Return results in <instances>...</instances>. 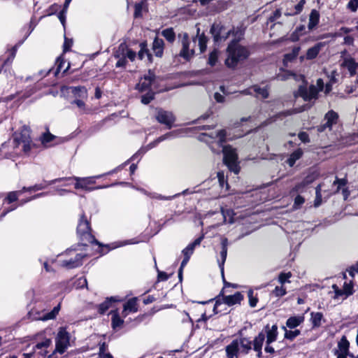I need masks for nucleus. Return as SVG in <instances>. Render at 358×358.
<instances>
[{
    "label": "nucleus",
    "instance_id": "nucleus-1",
    "mask_svg": "<svg viewBox=\"0 0 358 358\" xmlns=\"http://www.w3.org/2000/svg\"><path fill=\"white\" fill-rule=\"evenodd\" d=\"M30 129L23 127L20 133L14 134L13 140L3 143L0 148V155L5 158H15L22 154L28 155L34 146Z\"/></svg>",
    "mask_w": 358,
    "mask_h": 358
},
{
    "label": "nucleus",
    "instance_id": "nucleus-2",
    "mask_svg": "<svg viewBox=\"0 0 358 358\" xmlns=\"http://www.w3.org/2000/svg\"><path fill=\"white\" fill-rule=\"evenodd\" d=\"M265 341V334L260 332L252 342L248 338L240 337L231 341L226 347V354L228 358H238V354L248 355L253 348L258 358L262 356V345Z\"/></svg>",
    "mask_w": 358,
    "mask_h": 358
},
{
    "label": "nucleus",
    "instance_id": "nucleus-3",
    "mask_svg": "<svg viewBox=\"0 0 358 358\" xmlns=\"http://www.w3.org/2000/svg\"><path fill=\"white\" fill-rule=\"evenodd\" d=\"M226 131L221 129L218 131L212 132L210 134V137L216 139L215 145L217 148H215L213 144L210 145V149L213 152L215 153H223V160L224 164L229 168L230 171L234 172L235 174H238L240 171V166L238 162V156L234 150L230 146L224 145V143L226 142Z\"/></svg>",
    "mask_w": 358,
    "mask_h": 358
},
{
    "label": "nucleus",
    "instance_id": "nucleus-4",
    "mask_svg": "<svg viewBox=\"0 0 358 358\" xmlns=\"http://www.w3.org/2000/svg\"><path fill=\"white\" fill-rule=\"evenodd\" d=\"M277 78L280 80L292 78L296 81H301L298 90L294 92V96L295 98L301 97L308 102H315L318 99L319 92L322 91L324 87L323 80L319 78L316 81V85H311L308 87L305 77L301 74L286 73L285 75H278Z\"/></svg>",
    "mask_w": 358,
    "mask_h": 358
},
{
    "label": "nucleus",
    "instance_id": "nucleus-5",
    "mask_svg": "<svg viewBox=\"0 0 358 358\" xmlns=\"http://www.w3.org/2000/svg\"><path fill=\"white\" fill-rule=\"evenodd\" d=\"M227 54L225 65L229 69H234L240 63L248 58L250 52L247 47L231 41L227 48Z\"/></svg>",
    "mask_w": 358,
    "mask_h": 358
},
{
    "label": "nucleus",
    "instance_id": "nucleus-6",
    "mask_svg": "<svg viewBox=\"0 0 358 358\" xmlns=\"http://www.w3.org/2000/svg\"><path fill=\"white\" fill-rule=\"evenodd\" d=\"M115 171H116V169H114L111 171H109V172L103 173V174L97 175V176H91V177H86V178H80V177H76V176H74L73 178L69 177V178H66L67 179L66 180H70L71 179H73L74 180L76 181V182L75 183L76 189H84V190H86L88 192H91V191H93L95 189H99L106 188V187L113 186V185L98 186V187H92L91 185L95 184L96 179L101 178V177L106 176V175H110V174L115 173Z\"/></svg>",
    "mask_w": 358,
    "mask_h": 358
},
{
    "label": "nucleus",
    "instance_id": "nucleus-7",
    "mask_svg": "<svg viewBox=\"0 0 358 358\" xmlns=\"http://www.w3.org/2000/svg\"><path fill=\"white\" fill-rule=\"evenodd\" d=\"M77 234L84 245H87V243H95L99 247L102 246L92 234L90 224L84 214H83L79 219L77 227Z\"/></svg>",
    "mask_w": 358,
    "mask_h": 358
},
{
    "label": "nucleus",
    "instance_id": "nucleus-8",
    "mask_svg": "<svg viewBox=\"0 0 358 358\" xmlns=\"http://www.w3.org/2000/svg\"><path fill=\"white\" fill-rule=\"evenodd\" d=\"M55 348L52 354L63 355L71 346V336L66 327H60L55 338Z\"/></svg>",
    "mask_w": 358,
    "mask_h": 358
},
{
    "label": "nucleus",
    "instance_id": "nucleus-9",
    "mask_svg": "<svg viewBox=\"0 0 358 358\" xmlns=\"http://www.w3.org/2000/svg\"><path fill=\"white\" fill-rule=\"evenodd\" d=\"M179 37H181L182 49L180 51L179 55L184 58L185 60H190L194 55V48L190 47V41L187 33H183L179 34Z\"/></svg>",
    "mask_w": 358,
    "mask_h": 358
},
{
    "label": "nucleus",
    "instance_id": "nucleus-10",
    "mask_svg": "<svg viewBox=\"0 0 358 358\" xmlns=\"http://www.w3.org/2000/svg\"><path fill=\"white\" fill-rule=\"evenodd\" d=\"M155 118L158 122L166 125L167 129H171L176 121V117L172 112L162 108L157 109Z\"/></svg>",
    "mask_w": 358,
    "mask_h": 358
},
{
    "label": "nucleus",
    "instance_id": "nucleus-11",
    "mask_svg": "<svg viewBox=\"0 0 358 358\" xmlns=\"http://www.w3.org/2000/svg\"><path fill=\"white\" fill-rule=\"evenodd\" d=\"M210 33L212 34L214 41L216 42L225 41L231 36V31L226 30L225 27L220 23H214L211 26Z\"/></svg>",
    "mask_w": 358,
    "mask_h": 358
},
{
    "label": "nucleus",
    "instance_id": "nucleus-12",
    "mask_svg": "<svg viewBox=\"0 0 358 358\" xmlns=\"http://www.w3.org/2000/svg\"><path fill=\"white\" fill-rule=\"evenodd\" d=\"M338 115L333 110L328 111L324 118V122L317 127L318 132H323L326 129L331 130L334 124L337 123Z\"/></svg>",
    "mask_w": 358,
    "mask_h": 358
},
{
    "label": "nucleus",
    "instance_id": "nucleus-13",
    "mask_svg": "<svg viewBox=\"0 0 358 358\" xmlns=\"http://www.w3.org/2000/svg\"><path fill=\"white\" fill-rule=\"evenodd\" d=\"M156 76L152 71H149L143 78H141L139 83L136 85V89L141 92H143L150 89L154 85Z\"/></svg>",
    "mask_w": 358,
    "mask_h": 358
},
{
    "label": "nucleus",
    "instance_id": "nucleus-14",
    "mask_svg": "<svg viewBox=\"0 0 358 358\" xmlns=\"http://www.w3.org/2000/svg\"><path fill=\"white\" fill-rule=\"evenodd\" d=\"M85 255L76 253L74 257L62 262L61 265L67 268H73L80 266L83 264V259Z\"/></svg>",
    "mask_w": 358,
    "mask_h": 358
},
{
    "label": "nucleus",
    "instance_id": "nucleus-15",
    "mask_svg": "<svg viewBox=\"0 0 358 358\" xmlns=\"http://www.w3.org/2000/svg\"><path fill=\"white\" fill-rule=\"evenodd\" d=\"M350 343L345 336H343L338 343V350H335V355H348L350 357H354L353 354L349 351Z\"/></svg>",
    "mask_w": 358,
    "mask_h": 358
},
{
    "label": "nucleus",
    "instance_id": "nucleus-16",
    "mask_svg": "<svg viewBox=\"0 0 358 358\" xmlns=\"http://www.w3.org/2000/svg\"><path fill=\"white\" fill-rule=\"evenodd\" d=\"M229 241L227 238H222L221 240V251L220 257L221 260L218 259V265L221 270L222 273H224V264L227 259V250H228Z\"/></svg>",
    "mask_w": 358,
    "mask_h": 358
},
{
    "label": "nucleus",
    "instance_id": "nucleus-17",
    "mask_svg": "<svg viewBox=\"0 0 358 358\" xmlns=\"http://www.w3.org/2000/svg\"><path fill=\"white\" fill-rule=\"evenodd\" d=\"M314 178L310 176H307L301 182L297 183L291 190L290 194L294 196L297 193H302L306 190V187L313 182Z\"/></svg>",
    "mask_w": 358,
    "mask_h": 358
},
{
    "label": "nucleus",
    "instance_id": "nucleus-18",
    "mask_svg": "<svg viewBox=\"0 0 358 358\" xmlns=\"http://www.w3.org/2000/svg\"><path fill=\"white\" fill-rule=\"evenodd\" d=\"M341 66L348 69L351 77L356 75L357 66L356 61L353 57L350 56L345 57L341 64Z\"/></svg>",
    "mask_w": 358,
    "mask_h": 358
},
{
    "label": "nucleus",
    "instance_id": "nucleus-19",
    "mask_svg": "<svg viewBox=\"0 0 358 358\" xmlns=\"http://www.w3.org/2000/svg\"><path fill=\"white\" fill-rule=\"evenodd\" d=\"M320 15L316 9L310 11L308 18V32L315 29L320 22Z\"/></svg>",
    "mask_w": 358,
    "mask_h": 358
},
{
    "label": "nucleus",
    "instance_id": "nucleus-20",
    "mask_svg": "<svg viewBox=\"0 0 358 358\" xmlns=\"http://www.w3.org/2000/svg\"><path fill=\"white\" fill-rule=\"evenodd\" d=\"M325 45V42H319L316 43L314 46L308 48L306 52V59L310 60L316 58L320 52Z\"/></svg>",
    "mask_w": 358,
    "mask_h": 358
},
{
    "label": "nucleus",
    "instance_id": "nucleus-21",
    "mask_svg": "<svg viewBox=\"0 0 358 358\" xmlns=\"http://www.w3.org/2000/svg\"><path fill=\"white\" fill-rule=\"evenodd\" d=\"M306 4V0H300L298 3L294 6L291 5L287 7L285 15L286 16H294L301 13Z\"/></svg>",
    "mask_w": 358,
    "mask_h": 358
},
{
    "label": "nucleus",
    "instance_id": "nucleus-22",
    "mask_svg": "<svg viewBox=\"0 0 358 358\" xmlns=\"http://www.w3.org/2000/svg\"><path fill=\"white\" fill-rule=\"evenodd\" d=\"M243 299V296L239 292H237L234 294H232V295L222 296L223 303H224L225 304H227L228 306H233L236 303H240Z\"/></svg>",
    "mask_w": 358,
    "mask_h": 358
},
{
    "label": "nucleus",
    "instance_id": "nucleus-23",
    "mask_svg": "<svg viewBox=\"0 0 358 358\" xmlns=\"http://www.w3.org/2000/svg\"><path fill=\"white\" fill-rule=\"evenodd\" d=\"M138 311L137 298L134 297L128 300L124 305L122 311L123 317H126L128 313H136Z\"/></svg>",
    "mask_w": 358,
    "mask_h": 358
},
{
    "label": "nucleus",
    "instance_id": "nucleus-24",
    "mask_svg": "<svg viewBox=\"0 0 358 358\" xmlns=\"http://www.w3.org/2000/svg\"><path fill=\"white\" fill-rule=\"evenodd\" d=\"M242 93L244 94H255L257 96H261L263 99H266L268 96V92L266 88H261L257 85L245 90Z\"/></svg>",
    "mask_w": 358,
    "mask_h": 358
},
{
    "label": "nucleus",
    "instance_id": "nucleus-25",
    "mask_svg": "<svg viewBox=\"0 0 358 358\" xmlns=\"http://www.w3.org/2000/svg\"><path fill=\"white\" fill-rule=\"evenodd\" d=\"M197 34L195 37L193 38V43L194 44L196 43V40H198L199 49L201 53L204 52L207 48V42H208V38L205 36V34L203 33L201 34H199L200 29L197 28Z\"/></svg>",
    "mask_w": 358,
    "mask_h": 358
},
{
    "label": "nucleus",
    "instance_id": "nucleus-26",
    "mask_svg": "<svg viewBox=\"0 0 358 358\" xmlns=\"http://www.w3.org/2000/svg\"><path fill=\"white\" fill-rule=\"evenodd\" d=\"M115 57L118 58L116 63V67H124L127 61L124 54V45L121 44L115 54Z\"/></svg>",
    "mask_w": 358,
    "mask_h": 358
},
{
    "label": "nucleus",
    "instance_id": "nucleus-27",
    "mask_svg": "<svg viewBox=\"0 0 358 358\" xmlns=\"http://www.w3.org/2000/svg\"><path fill=\"white\" fill-rule=\"evenodd\" d=\"M203 236H200L197 238L194 242L189 243L185 249L182 250V252L184 257L189 258L191 255L193 254L194 248L201 244V241L203 240Z\"/></svg>",
    "mask_w": 358,
    "mask_h": 358
},
{
    "label": "nucleus",
    "instance_id": "nucleus-28",
    "mask_svg": "<svg viewBox=\"0 0 358 358\" xmlns=\"http://www.w3.org/2000/svg\"><path fill=\"white\" fill-rule=\"evenodd\" d=\"M180 133H181V131L180 130H175V131L169 132V133H167V134H166L164 135H162V136H159L155 141L150 143L149 144V147L150 148H154L159 143H160V142H162V141H163L164 140L178 137Z\"/></svg>",
    "mask_w": 358,
    "mask_h": 358
},
{
    "label": "nucleus",
    "instance_id": "nucleus-29",
    "mask_svg": "<svg viewBox=\"0 0 358 358\" xmlns=\"http://www.w3.org/2000/svg\"><path fill=\"white\" fill-rule=\"evenodd\" d=\"M164 43L162 39L158 38H155L152 43V50L157 57H161L162 56L164 52Z\"/></svg>",
    "mask_w": 358,
    "mask_h": 358
},
{
    "label": "nucleus",
    "instance_id": "nucleus-30",
    "mask_svg": "<svg viewBox=\"0 0 358 358\" xmlns=\"http://www.w3.org/2000/svg\"><path fill=\"white\" fill-rule=\"evenodd\" d=\"M304 321L303 315H296L290 317L286 322V326L289 329H294L302 324Z\"/></svg>",
    "mask_w": 358,
    "mask_h": 358
},
{
    "label": "nucleus",
    "instance_id": "nucleus-31",
    "mask_svg": "<svg viewBox=\"0 0 358 358\" xmlns=\"http://www.w3.org/2000/svg\"><path fill=\"white\" fill-rule=\"evenodd\" d=\"M231 36L233 37L231 41L238 43L243 38L245 34V29L242 27H233L230 29Z\"/></svg>",
    "mask_w": 358,
    "mask_h": 358
},
{
    "label": "nucleus",
    "instance_id": "nucleus-32",
    "mask_svg": "<svg viewBox=\"0 0 358 358\" xmlns=\"http://www.w3.org/2000/svg\"><path fill=\"white\" fill-rule=\"evenodd\" d=\"M57 137L50 134L48 131L47 132H45L43 133L41 137H40V141L41 142V144L45 147V148H49V147H51L52 145H53V144L52 143V142L56 139Z\"/></svg>",
    "mask_w": 358,
    "mask_h": 358
},
{
    "label": "nucleus",
    "instance_id": "nucleus-33",
    "mask_svg": "<svg viewBox=\"0 0 358 358\" xmlns=\"http://www.w3.org/2000/svg\"><path fill=\"white\" fill-rule=\"evenodd\" d=\"M59 310H60V304L59 303L57 306L54 307V308L50 312L43 314L41 316L37 317V320H42V321L54 320L56 318Z\"/></svg>",
    "mask_w": 358,
    "mask_h": 358
},
{
    "label": "nucleus",
    "instance_id": "nucleus-34",
    "mask_svg": "<svg viewBox=\"0 0 358 358\" xmlns=\"http://www.w3.org/2000/svg\"><path fill=\"white\" fill-rule=\"evenodd\" d=\"M66 179L67 178H56L55 180H50V181L44 180L43 183L36 184V185L32 186L31 188L33 189V191L41 190V189H45L46 187H48L49 185L56 183L57 182L64 181V180H66Z\"/></svg>",
    "mask_w": 358,
    "mask_h": 358
},
{
    "label": "nucleus",
    "instance_id": "nucleus-35",
    "mask_svg": "<svg viewBox=\"0 0 358 358\" xmlns=\"http://www.w3.org/2000/svg\"><path fill=\"white\" fill-rule=\"evenodd\" d=\"M303 155V150L301 148L294 150L287 159V163L290 167H292L295 162Z\"/></svg>",
    "mask_w": 358,
    "mask_h": 358
},
{
    "label": "nucleus",
    "instance_id": "nucleus-36",
    "mask_svg": "<svg viewBox=\"0 0 358 358\" xmlns=\"http://www.w3.org/2000/svg\"><path fill=\"white\" fill-rule=\"evenodd\" d=\"M118 301L115 297L107 298L105 301L99 305V313L104 314L110 307L113 302Z\"/></svg>",
    "mask_w": 358,
    "mask_h": 358
},
{
    "label": "nucleus",
    "instance_id": "nucleus-37",
    "mask_svg": "<svg viewBox=\"0 0 358 358\" xmlns=\"http://www.w3.org/2000/svg\"><path fill=\"white\" fill-rule=\"evenodd\" d=\"M111 324L113 329L120 328L123 324L124 320L120 317L117 311L111 312Z\"/></svg>",
    "mask_w": 358,
    "mask_h": 358
},
{
    "label": "nucleus",
    "instance_id": "nucleus-38",
    "mask_svg": "<svg viewBox=\"0 0 358 358\" xmlns=\"http://www.w3.org/2000/svg\"><path fill=\"white\" fill-rule=\"evenodd\" d=\"M72 92L77 98L81 99H86L87 98V91L85 87H73Z\"/></svg>",
    "mask_w": 358,
    "mask_h": 358
},
{
    "label": "nucleus",
    "instance_id": "nucleus-39",
    "mask_svg": "<svg viewBox=\"0 0 358 358\" xmlns=\"http://www.w3.org/2000/svg\"><path fill=\"white\" fill-rule=\"evenodd\" d=\"M277 329V326L273 325L271 329H268L266 331V335L265 334V337L266 336V343L268 344H271L276 340L278 336Z\"/></svg>",
    "mask_w": 358,
    "mask_h": 358
},
{
    "label": "nucleus",
    "instance_id": "nucleus-40",
    "mask_svg": "<svg viewBox=\"0 0 358 358\" xmlns=\"http://www.w3.org/2000/svg\"><path fill=\"white\" fill-rule=\"evenodd\" d=\"M301 48L299 46H295L292 48V51L285 55L284 62H290L293 59H296L299 55Z\"/></svg>",
    "mask_w": 358,
    "mask_h": 358
},
{
    "label": "nucleus",
    "instance_id": "nucleus-41",
    "mask_svg": "<svg viewBox=\"0 0 358 358\" xmlns=\"http://www.w3.org/2000/svg\"><path fill=\"white\" fill-rule=\"evenodd\" d=\"M310 320L313 327H319L321 325L322 320H323V314L320 312L311 313Z\"/></svg>",
    "mask_w": 358,
    "mask_h": 358
},
{
    "label": "nucleus",
    "instance_id": "nucleus-42",
    "mask_svg": "<svg viewBox=\"0 0 358 358\" xmlns=\"http://www.w3.org/2000/svg\"><path fill=\"white\" fill-rule=\"evenodd\" d=\"M162 35L170 43L175 41L176 34L173 28H167L162 31Z\"/></svg>",
    "mask_w": 358,
    "mask_h": 358
},
{
    "label": "nucleus",
    "instance_id": "nucleus-43",
    "mask_svg": "<svg viewBox=\"0 0 358 358\" xmlns=\"http://www.w3.org/2000/svg\"><path fill=\"white\" fill-rule=\"evenodd\" d=\"M219 56V51L216 49L213 50L210 52L208 59V64L210 66H214L217 62Z\"/></svg>",
    "mask_w": 358,
    "mask_h": 358
},
{
    "label": "nucleus",
    "instance_id": "nucleus-44",
    "mask_svg": "<svg viewBox=\"0 0 358 358\" xmlns=\"http://www.w3.org/2000/svg\"><path fill=\"white\" fill-rule=\"evenodd\" d=\"M348 180L346 178H338V177H336V180L333 182V185H337L336 190L335 191V193H338L340 189H343V188H345L344 187L347 185Z\"/></svg>",
    "mask_w": 358,
    "mask_h": 358
},
{
    "label": "nucleus",
    "instance_id": "nucleus-45",
    "mask_svg": "<svg viewBox=\"0 0 358 358\" xmlns=\"http://www.w3.org/2000/svg\"><path fill=\"white\" fill-rule=\"evenodd\" d=\"M285 338L288 340H290V341L294 340L296 337L299 336L301 334V331L299 329H295L294 331H292V330L288 331L285 328Z\"/></svg>",
    "mask_w": 358,
    "mask_h": 358
},
{
    "label": "nucleus",
    "instance_id": "nucleus-46",
    "mask_svg": "<svg viewBox=\"0 0 358 358\" xmlns=\"http://www.w3.org/2000/svg\"><path fill=\"white\" fill-rule=\"evenodd\" d=\"M145 57H147L149 62H152V55L144 47H141V50L138 52V57L140 59H143Z\"/></svg>",
    "mask_w": 358,
    "mask_h": 358
},
{
    "label": "nucleus",
    "instance_id": "nucleus-47",
    "mask_svg": "<svg viewBox=\"0 0 358 358\" xmlns=\"http://www.w3.org/2000/svg\"><path fill=\"white\" fill-rule=\"evenodd\" d=\"M248 296L249 298V304L250 306L254 308L257 306L258 302V299L256 296L254 295V292L252 289H250L248 292Z\"/></svg>",
    "mask_w": 358,
    "mask_h": 358
},
{
    "label": "nucleus",
    "instance_id": "nucleus-48",
    "mask_svg": "<svg viewBox=\"0 0 358 358\" xmlns=\"http://www.w3.org/2000/svg\"><path fill=\"white\" fill-rule=\"evenodd\" d=\"M292 277L291 272L280 273L278 276L279 282L283 285L285 282H289V279Z\"/></svg>",
    "mask_w": 358,
    "mask_h": 358
},
{
    "label": "nucleus",
    "instance_id": "nucleus-49",
    "mask_svg": "<svg viewBox=\"0 0 358 358\" xmlns=\"http://www.w3.org/2000/svg\"><path fill=\"white\" fill-rule=\"evenodd\" d=\"M273 294L277 296H283L287 294L286 289L283 287V285L281 286H276L275 289L273 291Z\"/></svg>",
    "mask_w": 358,
    "mask_h": 358
},
{
    "label": "nucleus",
    "instance_id": "nucleus-50",
    "mask_svg": "<svg viewBox=\"0 0 358 358\" xmlns=\"http://www.w3.org/2000/svg\"><path fill=\"white\" fill-rule=\"evenodd\" d=\"M21 193L22 191L9 192L6 198V201H7L8 203L15 201L17 199L19 194Z\"/></svg>",
    "mask_w": 358,
    "mask_h": 358
},
{
    "label": "nucleus",
    "instance_id": "nucleus-51",
    "mask_svg": "<svg viewBox=\"0 0 358 358\" xmlns=\"http://www.w3.org/2000/svg\"><path fill=\"white\" fill-rule=\"evenodd\" d=\"M154 92L150 91L141 96V102L143 104H148L152 100L154 99Z\"/></svg>",
    "mask_w": 358,
    "mask_h": 358
},
{
    "label": "nucleus",
    "instance_id": "nucleus-52",
    "mask_svg": "<svg viewBox=\"0 0 358 358\" xmlns=\"http://www.w3.org/2000/svg\"><path fill=\"white\" fill-rule=\"evenodd\" d=\"M187 192V189H185L184 190L182 193H178V194H176L173 196H162V194H156V199H159V200H171L178 196H180V194H185Z\"/></svg>",
    "mask_w": 358,
    "mask_h": 358
},
{
    "label": "nucleus",
    "instance_id": "nucleus-53",
    "mask_svg": "<svg viewBox=\"0 0 358 358\" xmlns=\"http://www.w3.org/2000/svg\"><path fill=\"white\" fill-rule=\"evenodd\" d=\"M343 289V292H344L345 294L344 299H346L347 297L353 294V287L350 284L345 282Z\"/></svg>",
    "mask_w": 358,
    "mask_h": 358
},
{
    "label": "nucleus",
    "instance_id": "nucleus-54",
    "mask_svg": "<svg viewBox=\"0 0 358 358\" xmlns=\"http://www.w3.org/2000/svg\"><path fill=\"white\" fill-rule=\"evenodd\" d=\"M305 202V199L303 197H302L300 195H297L295 199H294V208L295 209H298V208H300L301 206L303 204V203Z\"/></svg>",
    "mask_w": 358,
    "mask_h": 358
},
{
    "label": "nucleus",
    "instance_id": "nucleus-55",
    "mask_svg": "<svg viewBox=\"0 0 358 358\" xmlns=\"http://www.w3.org/2000/svg\"><path fill=\"white\" fill-rule=\"evenodd\" d=\"M52 344V341L50 338H45L44 341L38 343L36 345V348L37 349H42L43 348H48Z\"/></svg>",
    "mask_w": 358,
    "mask_h": 358
},
{
    "label": "nucleus",
    "instance_id": "nucleus-56",
    "mask_svg": "<svg viewBox=\"0 0 358 358\" xmlns=\"http://www.w3.org/2000/svg\"><path fill=\"white\" fill-rule=\"evenodd\" d=\"M124 54L126 55V58L129 59L131 61H134L136 58V52L130 49L127 48L124 45Z\"/></svg>",
    "mask_w": 358,
    "mask_h": 358
},
{
    "label": "nucleus",
    "instance_id": "nucleus-57",
    "mask_svg": "<svg viewBox=\"0 0 358 358\" xmlns=\"http://www.w3.org/2000/svg\"><path fill=\"white\" fill-rule=\"evenodd\" d=\"M306 28L305 25H301V26L298 27L296 29L295 32L292 36V39L293 40L297 39L296 38L294 37L295 34L297 35H303L304 34H306L307 32L306 31Z\"/></svg>",
    "mask_w": 358,
    "mask_h": 358
},
{
    "label": "nucleus",
    "instance_id": "nucleus-58",
    "mask_svg": "<svg viewBox=\"0 0 358 358\" xmlns=\"http://www.w3.org/2000/svg\"><path fill=\"white\" fill-rule=\"evenodd\" d=\"M65 64V61L63 59L58 58L56 62L57 69L54 71L55 76H57V74L60 72L62 69L63 65Z\"/></svg>",
    "mask_w": 358,
    "mask_h": 358
},
{
    "label": "nucleus",
    "instance_id": "nucleus-59",
    "mask_svg": "<svg viewBox=\"0 0 358 358\" xmlns=\"http://www.w3.org/2000/svg\"><path fill=\"white\" fill-rule=\"evenodd\" d=\"M281 16V11L280 9H276L272 15H271L268 19V21L270 22H275L276 20H278V18H280V17Z\"/></svg>",
    "mask_w": 358,
    "mask_h": 358
},
{
    "label": "nucleus",
    "instance_id": "nucleus-60",
    "mask_svg": "<svg viewBox=\"0 0 358 358\" xmlns=\"http://www.w3.org/2000/svg\"><path fill=\"white\" fill-rule=\"evenodd\" d=\"M348 8L352 11H356L358 8V0H350L348 3Z\"/></svg>",
    "mask_w": 358,
    "mask_h": 358
},
{
    "label": "nucleus",
    "instance_id": "nucleus-61",
    "mask_svg": "<svg viewBox=\"0 0 358 358\" xmlns=\"http://www.w3.org/2000/svg\"><path fill=\"white\" fill-rule=\"evenodd\" d=\"M73 103H75L80 109L85 110V103L83 99H76L73 101Z\"/></svg>",
    "mask_w": 358,
    "mask_h": 358
},
{
    "label": "nucleus",
    "instance_id": "nucleus-62",
    "mask_svg": "<svg viewBox=\"0 0 358 358\" xmlns=\"http://www.w3.org/2000/svg\"><path fill=\"white\" fill-rule=\"evenodd\" d=\"M298 136L299 138L303 143H308L310 141L309 136L306 132H300Z\"/></svg>",
    "mask_w": 358,
    "mask_h": 358
},
{
    "label": "nucleus",
    "instance_id": "nucleus-63",
    "mask_svg": "<svg viewBox=\"0 0 358 358\" xmlns=\"http://www.w3.org/2000/svg\"><path fill=\"white\" fill-rule=\"evenodd\" d=\"M106 347L107 346L105 343H103L101 345H100L98 355L106 357L108 354L106 352Z\"/></svg>",
    "mask_w": 358,
    "mask_h": 358
},
{
    "label": "nucleus",
    "instance_id": "nucleus-64",
    "mask_svg": "<svg viewBox=\"0 0 358 358\" xmlns=\"http://www.w3.org/2000/svg\"><path fill=\"white\" fill-rule=\"evenodd\" d=\"M77 287L83 288L87 287V279L85 277H81L77 280Z\"/></svg>",
    "mask_w": 358,
    "mask_h": 358
}]
</instances>
